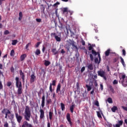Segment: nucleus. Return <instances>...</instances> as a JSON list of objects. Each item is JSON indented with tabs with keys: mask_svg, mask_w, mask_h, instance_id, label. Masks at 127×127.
Wrapping results in <instances>:
<instances>
[{
	"mask_svg": "<svg viewBox=\"0 0 127 127\" xmlns=\"http://www.w3.org/2000/svg\"><path fill=\"white\" fill-rule=\"evenodd\" d=\"M15 80L16 81V87L18 88L17 94L20 96V95L22 94V83L21 81H19V78L18 77H16Z\"/></svg>",
	"mask_w": 127,
	"mask_h": 127,
	"instance_id": "nucleus-1",
	"label": "nucleus"
},
{
	"mask_svg": "<svg viewBox=\"0 0 127 127\" xmlns=\"http://www.w3.org/2000/svg\"><path fill=\"white\" fill-rule=\"evenodd\" d=\"M31 116V112L30 111V109L29 106H26L25 109V115L24 119L28 122H30V117Z\"/></svg>",
	"mask_w": 127,
	"mask_h": 127,
	"instance_id": "nucleus-2",
	"label": "nucleus"
},
{
	"mask_svg": "<svg viewBox=\"0 0 127 127\" xmlns=\"http://www.w3.org/2000/svg\"><path fill=\"white\" fill-rule=\"evenodd\" d=\"M75 42L74 41L70 40L69 42H67V44L65 45V49H67V52H70V46H72V49L75 48L76 50H78V47L75 45Z\"/></svg>",
	"mask_w": 127,
	"mask_h": 127,
	"instance_id": "nucleus-3",
	"label": "nucleus"
},
{
	"mask_svg": "<svg viewBox=\"0 0 127 127\" xmlns=\"http://www.w3.org/2000/svg\"><path fill=\"white\" fill-rule=\"evenodd\" d=\"M120 80L119 83H121L124 87H127V77L126 74H122V76H120Z\"/></svg>",
	"mask_w": 127,
	"mask_h": 127,
	"instance_id": "nucleus-4",
	"label": "nucleus"
},
{
	"mask_svg": "<svg viewBox=\"0 0 127 127\" xmlns=\"http://www.w3.org/2000/svg\"><path fill=\"white\" fill-rule=\"evenodd\" d=\"M97 73L98 76H100L102 78H103V79L105 81H107V77H106V72H105V71L103 70H100L97 71Z\"/></svg>",
	"mask_w": 127,
	"mask_h": 127,
	"instance_id": "nucleus-5",
	"label": "nucleus"
},
{
	"mask_svg": "<svg viewBox=\"0 0 127 127\" xmlns=\"http://www.w3.org/2000/svg\"><path fill=\"white\" fill-rule=\"evenodd\" d=\"M51 36L52 37H53V36L55 37L56 40L58 41V42H60L61 41V38L60 37L56 35V33H51Z\"/></svg>",
	"mask_w": 127,
	"mask_h": 127,
	"instance_id": "nucleus-6",
	"label": "nucleus"
},
{
	"mask_svg": "<svg viewBox=\"0 0 127 127\" xmlns=\"http://www.w3.org/2000/svg\"><path fill=\"white\" fill-rule=\"evenodd\" d=\"M19 75L22 79L23 83H25V74H24V73L22 72V70H19Z\"/></svg>",
	"mask_w": 127,
	"mask_h": 127,
	"instance_id": "nucleus-7",
	"label": "nucleus"
},
{
	"mask_svg": "<svg viewBox=\"0 0 127 127\" xmlns=\"http://www.w3.org/2000/svg\"><path fill=\"white\" fill-rule=\"evenodd\" d=\"M15 117L17 122L18 124H20V123H21V121H22V116L18 115V113H15Z\"/></svg>",
	"mask_w": 127,
	"mask_h": 127,
	"instance_id": "nucleus-8",
	"label": "nucleus"
},
{
	"mask_svg": "<svg viewBox=\"0 0 127 127\" xmlns=\"http://www.w3.org/2000/svg\"><path fill=\"white\" fill-rule=\"evenodd\" d=\"M36 80V76L35 75L34 72H33L30 76V83H33L34 81Z\"/></svg>",
	"mask_w": 127,
	"mask_h": 127,
	"instance_id": "nucleus-9",
	"label": "nucleus"
},
{
	"mask_svg": "<svg viewBox=\"0 0 127 127\" xmlns=\"http://www.w3.org/2000/svg\"><path fill=\"white\" fill-rule=\"evenodd\" d=\"M22 127H33V126L32 125L28 124L27 121H24L22 125Z\"/></svg>",
	"mask_w": 127,
	"mask_h": 127,
	"instance_id": "nucleus-10",
	"label": "nucleus"
},
{
	"mask_svg": "<svg viewBox=\"0 0 127 127\" xmlns=\"http://www.w3.org/2000/svg\"><path fill=\"white\" fill-rule=\"evenodd\" d=\"M66 120L67 122H68L70 127H72V122L71 121V118H70V114L67 113L66 114Z\"/></svg>",
	"mask_w": 127,
	"mask_h": 127,
	"instance_id": "nucleus-11",
	"label": "nucleus"
},
{
	"mask_svg": "<svg viewBox=\"0 0 127 127\" xmlns=\"http://www.w3.org/2000/svg\"><path fill=\"white\" fill-rule=\"evenodd\" d=\"M44 106H45V95H43L42 97V103H41L42 108H44Z\"/></svg>",
	"mask_w": 127,
	"mask_h": 127,
	"instance_id": "nucleus-12",
	"label": "nucleus"
},
{
	"mask_svg": "<svg viewBox=\"0 0 127 127\" xmlns=\"http://www.w3.org/2000/svg\"><path fill=\"white\" fill-rule=\"evenodd\" d=\"M108 88L109 91H110L112 94H115V89H114V87L111 85H108Z\"/></svg>",
	"mask_w": 127,
	"mask_h": 127,
	"instance_id": "nucleus-13",
	"label": "nucleus"
},
{
	"mask_svg": "<svg viewBox=\"0 0 127 127\" xmlns=\"http://www.w3.org/2000/svg\"><path fill=\"white\" fill-rule=\"evenodd\" d=\"M40 119H42L44 118V110H43V109H40Z\"/></svg>",
	"mask_w": 127,
	"mask_h": 127,
	"instance_id": "nucleus-14",
	"label": "nucleus"
},
{
	"mask_svg": "<svg viewBox=\"0 0 127 127\" xmlns=\"http://www.w3.org/2000/svg\"><path fill=\"white\" fill-rule=\"evenodd\" d=\"M62 11H63V14H67L68 13V8L64 7L62 8Z\"/></svg>",
	"mask_w": 127,
	"mask_h": 127,
	"instance_id": "nucleus-15",
	"label": "nucleus"
},
{
	"mask_svg": "<svg viewBox=\"0 0 127 127\" xmlns=\"http://www.w3.org/2000/svg\"><path fill=\"white\" fill-rule=\"evenodd\" d=\"M11 113L9 111V110H7V111L5 113V119H7V118H9V115H10Z\"/></svg>",
	"mask_w": 127,
	"mask_h": 127,
	"instance_id": "nucleus-16",
	"label": "nucleus"
},
{
	"mask_svg": "<svg viewBox=\"0 0 127 127\" xmlns=\"http://www.w3.org/2000/svg\"><path fill=\"white\" fill-rule=\"evenodd\" d=\"M60 26H59V28L60 29V30L62 31L63 29H64V25L61 23L60 21H59Z\"/></svg>",
	"mask_w": 127,
	"mask_h": 127,
	"instance_id": "nucleus-17",
	"label": "nucleus"
},
{
	"mask_svg": "<svg viewBox=\"0 0 127 127\" xmlns=\"http://www.w3.org/2000/svg\"><path fill=\"white\" fill-rule=\"evenodd\" d=\"M61 90V84L59 83L57 87L56 93H58V92H60Z\"/></svg>",
	"mask_w": 127,
	"mask_h": 127,
	"instance_id": "nucleus-18",
	"label": "nucleus"
},
{
	"mask_svg": "<svg viewBox=\"0 0 127 127\" xmlns=\"http://www.w3.org/2000/svg\"><path fill=\"white\" fill-rule=\"evenodd\" d=\"M26 54H23L20 56V61H23L26 58Z\"/></svg>",
	"mask_w": 127,
	"mask_h": 127,
	"instance_id": "nucleus-19",
	"label": "nucleus"
},
{
	"mask_svg": "<svg viewBox=\"0 0 127 127\" xmlns=\"http://www.w3.org/2000/svg\"><path fill=\"white\" fill-rule=\"evenodd\" d=\"M74 108H75V104H73L69 107V109L71 113H73V112H74Z\"/></svg>",
	"mask_w": 127,
	"mask_h": 127,
	"instance_id": "nucleus-20",
	"label": "nucleus"
},
{
	"mask_svg": "<svg viewBox=\"0 0 127 127\" xmlns=\"http://www.w3.org/2000/svg\"><path fill=\"white\" fill-rule=\"evenodd\" d=\"M120 58L121 59V62L122 65L124 66V67H125L126 64L125 63V61L124 60V59L122 57H120Z\"/></svg>",
	"mask_w": 127,
	"mask_h": 127,
	"instance_id": "nucleus-21",
	"label": "nucleus"
},
{
	"mask_svg": "<svg viewBox=\"0 0 127 127\" xmlns=\"http://www.w3.org/2000/svg\"><path fill=\"white\" fill-rule=\"evenodd\" d=\"M52 52L54 53V55H57V54H58V51H57L56 48L52 49Z\"/></svg>",
	"mask_w": 127,
	"mask_h": 127,
	"instance_id": "nucleus-22",
	"label": "nucleus"
},
{
	"mask_svg": "<svg viewBox=\"0 0 127 127\" xmlns=\"http://www.w3.org/2000/svg\"><path fill=\"white\" fill-rule=\"evenodd\" d=\"M111 110L113 112V113H116V111H118V107L115 106H113L111 109Z\"/></svg>",
	"mask_w": 127,
	"mask_h": 127,
	"instance_id": "nucleus-23",
	"label": "nucleus"
},
{
	"mask_svg": "<svg viewBox=\"0 0 127 127\" xmlns=\"http://www.w3.org/2000/svg\"><path fill=\"white\" fill-rule=\"evenodd\" d=\"M88 69H89V70H94V67L93 66V64H89L88 66H87Z\"/></svg>",
	"mask_w": 127,
	"mask_h": 127,
	"instance_id": "nucleus-24",
	"label": "nucleus"
},
{
	"mask_svg": "<svg viewBox=\"0 0 127 127\" xmlns=\"http://www.w3.org/2000/svg\"><path fill=\"white\" fill-rule=\"evenodd\" d=\"M111 53V50L110 49H108L106 52H105V56H109Z\"/></svg>",
	"mask_w": 127,
	"mask_h": 127,
	"instance_id": "nucleus-25",
	"label": "nucleus"
},
{
	"mask_svg": "<svg viewBox=\"0 0 127 127\" xmlns=\"http://www.w3.org/2000/svg\"><path fill=\"white\" fill-rule=\"evenodd\" d=\"M51 64L50 62L48 61H45V63H44V65L46 66H49Z\"/></svg>",
	"mask_w": 127,
	"mask_h": 127,
	"instance_id": "nucleus-26",
	"label": "nucleus"
},
{
	"mask_svg": "<svg viewBox=\"0 0 127 127\" xmlns=\"http://www.w3.org/2000/svg\"><path fill=\"white\" fill-rule=\"evenodd\" d=\"M61 108L62 109V111L65 110V105L63 103H61Z\"/></svg>",
	"mask_w": 127,
	"mask_h": 127,
	"instance_id": "nucleus-27",
	"label": "nucleus"
},
{
	"mask_svg": "<svg viewBox=\"0 0 127 127\" xmlns=\"http://www.w3.org/2000/svg\"><path fill=\"white\" fill-rule=\"evenodd\" d=\"M22 19V12H20L19 13L18 20L20 21Z\"/></svg>",
	"mask_w": 127,
	"mask_h": 127,
	"instance_id": "nucleus-28",
	"label": "nucleus"
},
{
	"mask_svg": "<svg viewBox=\"0 0 127 127\" xmlns=\"http://www.w3.org/2000/svg\"><path fill=\"white\" fill-rule=\"evenodd\" d=\"M50 120H52V116H53V112L50 111L49 113Z\"/></svg>",
	"mask_w": 127,
	"mask_h": 127,
	"instance_id": "nucleus-29",
	"label": "nucleus"
},
{
	"mask_svg": "<svg viewBox=\"0 0 127 127\" xmlns=\"http://www.w3.org/2000/svg\"><path fill=\"white\" fill-rule=\"evenodd\" d=\"M60 4V2H57L55 3H54L53 5L54 7H56V8H57L58 7V5Z\"/></svg>",
	"mask_w": 127,
	"mask_h": 127,
	"instance_id": "nucleus-30",
	"label": "nucleus"
},
{
	"mask_svg": "<svg viewBox=\"0 0 127 127\" xmlns=\"http://www.w3.org/2000/svg\"><path fill=\"white\" fill-rule=\"evenodd\" d=\"M35 53L36 55L38 56V55H40V54H41V52H40V50L38 49L36 50V52Z\"/></svg>",
	"mask_w": 127,
	"mask_h": 127,
	"instance_id": "nucleus-31",
	"label": "nucleus"
},
{
	"mask_svg": "<svg viewBox=\"0 0 127 127\" xmlns=\"http://www.w3.org/2000/svg\"><path fill=\"white\" fill-rule=\"evenodd\" d=\"M86 88L87 89V91H90V90H92V87L91 86L88 85V84H86L85 85Z\"/></svg>",
	"mask_w": 127,
	"mask_h": 127,
	"instance_id": "nucleus-32",
	"label": "nucleus"
},
{
	"mask_svg": "<svg viewBox=\"0 0 127 127\" xmlns=\"http://www.w3.org/2000/svg\"><path fill=\"white\" fill-rule=\"evenodd\" d=\"M30 45H31V43H28L25 47V49H26V50H29V46H30Z\"/></svg>",
	"mask_w": 127,
	"mask_h": 127,
	"instance_id": "nucleus-33",
	"label": "nucleus"
},
{
	"mask_svg": "<svg viewBox=\"0 0 127 127\" xmlns=\"http://www.w3.org/2000/svg\"><path fill=\"white\" fill-rule=\"evenodd\" d=\"M88 45H89V47H88V50L89 51H91V50H94V48L92 46L91 44H89Z\"/></svg>",
	"mask_w": 127,
	"mask_h": 127,
	"instance_id": "nucleus-34",
	"label": "nucleus"
},
{
	"mask_svg": "<svg viewBox=\"0 0 127 127\" xmlns=\"http://www.w3.org/2000/svg\"><path fill=\"white\" fill-rule=\"evenodd\" d=\"M107 102L109 103V104H112L113 103V99L111 97H109L107 99Z\"/></svg>",
	"mask_w": 127,
	"mask_h": 127,
	"instance_id": "nucleus-35",
	"label": "nucleus"
},
{
	"mask_svg": "<svg viewBox=\"0 0 127 127\" xmlns=\"http://www.w3.org/2000/svg\"><path fill=\"white\" fill-rule=\"evenodd\" d=\"M17 43V40H14L12 41V45H16Z\"/></svg>",
	"mask_w": 127,
	"mask_h": 127,
	"instance_id": "nucleus-36",
	"label": "nucleus"
},
{
	"mask_svg": "<svg viewBox=\"0 0 127 127\" xmlns=\"http://www.w3.org/2000/svg\"><path fill=\"white\" fill-rule=\"evenodd\" d=\"M92 54L94 55V56H97L98 53L96 51L92 50L91 51Z\"/></svg>",
	"mask_w": 127,
	"mask_h": 127,
	"instance_id": "nucleus-37",
	"label": "nucleus"
},
{
	"mask_svg": "<svg viewBox=\"0 0 127 127\" xmlns=\"http://www.w3.org/2000/svg\"><path fill=\"white\" fill-rule=\"evenodd\" d=\"M46 102L47 105H49V104H51V103H52V100H51V99H49L48 100H47Z\"/></svg>",
	"mask_w": 127,
	"mask_h": 127,
	"instance_id": "nucleus-38",
	"label": "nucleus"
},
{
	"mask_svg": "<svg viewBox=\"0 0 127 127\" xmlns=\"http://www.w3.org/2000/svg\"><path fill=\"white\" fill-rule=\"evenodd\" d=\"M14 50H12L10 52V56H14Z\"/></svg>",
	"mask_w": 127,
	"mask_h": 127,
	"instance_id": "nucleus-39",
	"label": "nucleus"
},
{
	"mask_svg": "<svg viewBox=\"0 0 127 127\" xmlns=\"http://www.w3.org/2000/svg\"><path fill=\"white\" fill-rule=\"evenodd\" d=\"M52 86H56V80H54L52 81V83H50Z\"/></svg>",
	"mask_w": 127,
	"mask_h": 127,
	"instance_id": "nucleus-40",
	"label": "nucleus"
},
{
	"mask_svg": "<svg viewBox=\"0 0 127 127\" xmlns=\"http://www.w3.org/2000/svg\"><path fill=\"white\" fill-rule=\"evenodd\" d=\"M118 60H119V58L118 57L114 58L113 59V63H116V62H118Z\"/></svg>",
	"mask_w": 127,
	"mask_h": 127,
	"instance_id": "nucleus-41",
	"label": "nucleus"
},
{
	"mask_svg": "<svg viewBox=\"0 0 127 127\" xmlns=\"http://www.w3.org/2000/svg\"><path fill=\"white\" fill-rule=\"evenodd\" d=\"M97 117L99 118V119H102V115H101V113L100 112H97Z\"/></svg>",
	"mask_w": 127,
	"mask_h": 127,
	"instance_id": "nucleus-42",
	"label": "nucleus"
},
{
	"mask_svg": "<svg viewBox=\"0 0 127 127\" xmlns=\"http://www.w3.org/2000/svg\"><path fill=\"white\" fill-rule=\"evenodd\" d=\"M122 53H123V56H126V54H127V52H126V50L123 49V50H122Z\"/></svg>",
	"mask_w": 127,
	"mask_h": 127,
	"instance_id": "nucleus-43",
	"label": "nucleus"
},
{
	"mask_svg": "<svg viewBox=\"0 0 127 127\" xmlns=\"http://www.w3.org/2000/svg\"><path fill=\"white\" fill-rule=\"evenodd\" d=\"M58 8H56V11H55V13H56V16H57V17H58V18H59V15H58Z\"/></svg>",
	"mask_w": 127,
	"mask_h": 127,
	"instance_id": "nucleus-44",
	"label": "nucleus"
},
{
	"mask_svg": "<svg viewBox=\"0 0 127 127\" xmlns=\"http://www.w3.org/2000/svg\"><path fill=\"white\" fill-rule=\"evenodd\" d=\"M94 105L95 106H97V107H100V104H99V101H96L94 103Z\"/></svg>",
	"mask_w": 127,
	"mask_h": 127,
	"instance_id": "nucleus-45",
	"label": "nucleus"
},
{
	"mask_svg": "<svg viewBox=\"0 0 127 127\" xmlns=\"http://www.w3.org/2000/svg\"><path fill=\"white\" fill-rule=\"evenodd\" d=\"M118 125H120V126H123V124H124V121L121 120L118 121Z\"/></svg>",
	"mask_w": 127,
	"mask_h": 127,
	"instance_id": "nucleus-46",
	"label": "nucleus"
},
{
	"mask_svg": "<svg viewBox=\"0 0 127 127\" xmlns=\"http://www.w3.org/2000/svg\"><path fill=\"white\" fill-rule=\"evenodd\" d=\"M89 56H90V60H91V61H93V60H94V57L93 56V55H92V54H90L89 55Z\"/></svg>",
	"mask_w": 127,
	"mask_h": 127,
	"instance_id": "nucleus-47",
	"label": "nucleus"
},
{
	"mask_svg": "<svg viewBox=\"0 0 127 127\" xmlns=\"http://www.w3.org/2000/svg\"><path fill=\"white\" fill-rule=\"evenodd\" d=\"M4 34H5V35H7V34H9V31H8V30H5Z\"/></svg>",
	"mask_w": 127,
	"mask_h": 127,
	"instance_id": "nucleus-48",
	"label": "nucleus"
},
{
	"mask_svg": "<svg viewBox=\"0 0 127 127\" xmlns=\"http://www.w3.org/2000/svg\"><path fill=\"white\" fill-rule=\"evenodd\" d=\"M118 81L117 80H114L113 82V85H117L118 84Z\"/></svg>",
	"mask_w": 127,
	"mask_h": 127,
	"instance_id": "nucleus-49",
	"label": "nucleus"
},
{
	"mask_svg": "<svg viewBox=\"0 0 127 127\" xmlns=\"http://www.w3.org/2000/svg\"><path fill=\"white\" fill-rule=\"evenodd\" d=\"M10 71H11V73H14V67H13V66L11 67Z\"/></svg>",
	"mask_w": 127,
	"mask_h": 127,
	"instance_id": "nucleus-50",
	"label": "nucleus"
},
{
	"mask_svg": "<svg viewBox=\"0 0 127 127\" xmlns=\"http://www.w3.org/2000/svg\"><path fill=\"white\" fill-rule=\"evenodd\" d=\"M49 89L51 93H52L53 92V89H52V85H51V84L50 85Z\"/></svg>",
	"mask_w": 127,
	"mask_h": 127,
	"instance_id": "nucleus-51",
	"label": "nucleus"
},
{
	"mask_svg": "<svg viewBox=\"0 0 127 127\" xmlns=\"http://www.w3.org/2000/svg\"><path fill=\"white\" fill-rule=\"evenodd\" d=\"M85 70H86V68L85 67V66H83L81 69V73H83V72H84V71H85Z\"/></svg>",
	"mask_w": 127,
	"mask_h": 127,
	"instance_id": "nucleus-52",
	"label": "nucleus"
},
{
	"mask_svg": "<svg viewBox=\"0 0 127 127\" xmlns=\"http://www.w3.org/2000/svg\"><path fill=\"white\" fill-rule=\"evenodd\" d=\"M7 110H8V109H7L4 108V109H3V110L1 111V113H2V114H5V111H6V112H7Z\"/></svg>",
	"mask_w": 127,
	"mask_h": 127,
	"instance_id": "nucleus-53",
	"label": "nucleus"
},
{
	"mask_svg": "<svg viewBox=\"0 0 127 127\" xmlns=\"http://www.w3.org/2000/svg\"><path fill=\"white\" fill-rule=\"evenodd\" d=\"M4 127H9V126H8V123L7 122H5Z\"/></svg>",
	"mask_w": 127,
	"mask_h": 127,
	"instance_id": "nucleus-54",
	"label": "nucleus"
},
{
	"mask_svg": "<svg viewBox=\"0 0 127 127\" xmlns=\"http://www.w3.org/2000/svg\"><path fill=\"white\" fill-rule=\"evenodd\" d=\"M36 21H37V22H41L42 19L40 18H36Z\"/></svg>",
	"mask_w": 127,
	"mask_h": 127,
	"instance_id": "nucleus-55",
	"label": "nucleus"
},
{
	"mask_svg": "<svg viewBox=\"0 0 127 127\" xmlns=\"http://www.w3.org/2000/svg\"><path fill=\"white\" fill-rule=\"evenodd\" d=\"M12 83L10 81H9L7 83V87H10Z\"/></svg>",
	"mask_w": 127,
	"mask_h": 127,
	"instance_id": "nucleus-56",
	"label": "nucleus"
},
{
	"mask_svg": "<svg viewBox=\"0 0 127 127\" xmlns=\"http://www.w3.org/2000/svg\"><path fill=\"white\" fill-rule=\"evenodd\" d=\"M41 43L40 42H38V43H37L36 45V47L37 48L38 47H39V45H40V44Z\"/></svg>",
	"mask_w": 127,
	"mask_h": 127,
	"instance_id": "nucleus-57",
	"label": "nucleus"
},
{
	"mask_svg": "<svg viewBox=\"0 0 127 127\" xmlns=\"http://www.w3.org/2000/svg\"><path fill=\"white\" fill-rule=\"evenodd\" d=\"M41 9L43 10V11H44V10H45V7H44V5H43V4L41 5Z\"/></svg>",
	"mask_w": 127,
	"mask_h": 127,
	"instance_id": "nucleus-58",
	"label": "nucleus"
},
{
	"mask_svg": "<svg viewBox=\"0 0 127 127\" xmlns=\"http://www.w3.org/2000/svg\"><path fill=\"white\" fill-rule=\"evenodd\" d=\"M122 109L124 110V111H126L127 112V107L126 106H122Z\"/></svg>",
	"mask_w": 127,
	"mask_h": 127,
	"instance_id": "nucleus-59",
	"label": "nucleus"
},
{
	"mask_svg": "<svg viewBox=\"0 0 127 127\" xmlns=\"http://www.w3.org/2000/svg\"><path fill=\"white\" fill-rule=\"evenodd\" d=\"M81 43H82V44L83 46H85L86 45V43H85V41H84L83 40H82L81 41Z\"/></svg>",
	"mask_w": 127,
	"mask_h": 127,
	"instance_id": "nucleus-60",
	"label": "nucleus"
},
{
	"mask_svg": "<svg viewBox=\"0 0 127 127\" xmlns=\"http://www.w3.org/2000/svg\"><path fill=\"white\" fill-rule=\"evenodd\" d=\"M2 88H3L2 83H1V81H0V90H1Z\"/></svg>",
	"mask_w": 127,
	"mask_h": 127,
	"instance_id": "nucleus-61",
	"label": "nucleus"
},
{
	"mask_svg": "<svg viewBox=\"0 0 127 127\" xmlns=\"http://www.w3.org/2000/svg\"><path fill=\"white\" fill-rule=\"evenodd\" d=\"M97 55H98L99 60H101V55L100 54V53L97 52Z\"/></svg>",
	"mask_w": 127,
	"mask_h": 127,
	"instance_id": "nucleus-62",
	"label": "nucleus"
},
{
	"mask_svg": "<svg viewBox=\"0 0 127 127\" xmlns=\"http://www.w3.org/2000/svg\"><path fill=\"white\" fill-rule=\"evenodd\" d=\"M65 52H65V51H64V49H62V50H61V53L62 54H64V53H65Z\"/></svg>",
	"mask_w": 127,
	"mask_h": 127,
	"instance_id": "nucleus-63",
	"label": "nucleus"
},
{
	"mask_svg": "<svg viewBox=\"0 0 127 127\" xmlns=\"http://www.w3.org/2000/svg\"><path fill=\"white\" fill-rule=\"evenodd\" d=\"M30 105L31 106V107H34V104L32 103V102L31 101H30Z\"/></svg>",
	"mask_w": 127,
	"mask_h": 127,
	"instance_id": "nucleus-64",
	"label": "nucleus"
}]
</instances>
